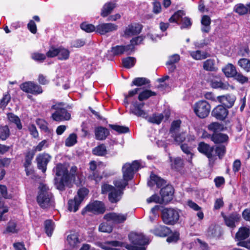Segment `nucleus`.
<instances>
[{
    "label": "nucleus",
    "instance_id": "nucleus-21",
    "mask_svg": "<svg viewBox=\"0 0 250 250\" xmlns=\"http://www.w3.org/2000/svg\"><path fill=\"white\" fill-rule=\"evenodd\" d=\"M197 149L199 152L205 155L208 159H210L212 158L214 147L210 146L208 144L204 142H202L199 143Z\"/></svg>",
    "mask_w": 250,
    "mask_h": 250
},
{
    "label": "nucleus",
    "instance_id": "nucleus-52",
    "mask_svg": "<svg viewBox=\"0 0 250 250\" xmlns=\"http://www.w3.org/2000/svg\"><path fill=\"white\" fill-rule=\"evenodd\" d=\"M77 137L76 134H71L65 140V146L68 147L74 146L77 143Z\"/></svg>",
    "mask_w": 250,
    "mask_h": 250
},
{
    "label": "nucleus",
    "instance_id": "nucleus-44",
    "mask_svg": "<svg viewBox=\"0 0 250 250\" xmlns=\"http://www.w3.org/2000/svg\"><path fill=\"white\" fill-rule=\"evenodd\" d=\"M238 65L245 71L250 72V60L246 58L240 59L238 61Z\"/></svg>",
    "mask_w": 250,
    "mask_h": 250
},
{
    "label": "nucleus",
    "instance_id": "nucleus-46",
    "mask_svg": "<svg viewBox=\"0 0 250 250\" xmlns=\"http://www.w3.org/2000/svg\"><path fill=\"white\" fill-rule=\"evenodd\" d=\"M123 65L126 68H130L133 67L136 63V59L132 57H127L122 60Z\"/></svg>",
    "mask_w": 250,
    "mask_h": 250
},
{
    "label": "nucleus",
    "instance_id": "nucleus-20",
    "mask_svg": "<svg viewBox=\"0 0 250 250\" xmlns=\"http://www.w3.org/2000/svg\"><path fill=\"white\" fill-rule=\"evenodd\" d=\"M229 113L228 109L223 105H218L211 112V115L216 119L220 121L224 120Z\"/></svg>",
    "mask_w": 250,
    "mask_h": 250
},
{
    "label": "nucleus",
    "instance_id": "nucleus-39",
    "mask_svg": "<svg viewBox=\"0 0 250 250\" xmlns=\"http://www.w3.org/2000/svg\"><path fill=\"white\" fill-rule=\"evenodd\" d=\"M7 118L10 122L14 123L16 125L17 127L19 130L22 129V125H21V120L18 116L12 113H9L7 114Z\"/></svg>",
    "mask_w": 250,
    "mask_h": 250
},
{
    "label": "nucleus",
    "instance_id": "nucleus-17",
    "mask_svg": "<svg viewBox=\"0 0 250 250\" xmlns=\"http://www.w3.org/2000/svg\"><path fill=\"white\" fill-rule=\"evenodd\" d=\"M118 28V25L113 23H103L96 26V32L100 35H105L116 31Z\"/></svg>",
    "mask_w": 250,
    "mask_h": 250
},
{
    "label": "nucleus",
    "instance_id": "nucleus-49",
    "mask_svg": "<svg viewBox=\"0 0 250 250\" xmlns=\"http://www.w3.org/2000/svg\"><path fill=\"white\" fill-rule=\"evenodd\" d=\"M36 123L40 128L46 133H49L50 130L48 127V123L43 119H37Z\"/></svg>",
    "mask_w": 250,
    "mask_h": 250
},
{
    "label": "nucleus",
    "instance_id": "nucleus-57",
    "mask_svg": "<svg viewBox=\"0 0 250 250\" xmlns=\"http://www.w3.org/2000/svg\"><path fill=\"white\" fill-rule=\"evenodd\" d=\"M81 28L87 33H90L95 31L96 32V27L92 24L83 22L80 25Z\"/></svg>",
    "mask_w": 250,
    "mask_h": 250
},
{
    "label": "nucleus",
    "instance_id": "nucleus-47",
    "mask_svg": "<svg viewBox=\"0 0 250 250\" xmlns=\"http://www.w3.org/2000/svg\"><path fill=\"white\" fill-rule=\"evenodd\" d=\"M44 225L46 234L50 237L54 229V223L51 220H47L44 222Z\"/></svg>",
    "mask_w": 250,
    "mask_h": 250
},
{
    "label": "nucleus",
    "instance_id": "nucleus-42",
    "mask_svg": "<svg viewBox=\"0 0 250 250\" xmlns=\"http://www.w3.org/2000/svg\"><path fill=\"white\" fill-rule=\"evenodd\" d=\"M115 7V4L113 3L110 2L106 3L103 7L101 16L103 17H107L111 13Z\"/></svg>",
    "mask_w": 250,
    "mask_h": 250
},
{
    "label": "nucleus",
    "instance_id": "nucleus-3",
    "mask_svg": "<svg viewBox=\"0 0 250 250\" xmlns=\"http://www.w3.org/2000/svg\"><path fill=\"white\" fill-rule=\"evenodd\" d=\"M63 105L62 103H58L51 106V110H55L51 116L53 121L61 122L70 120L71 114L62 107Z\"/></svg>",
    "mask_w": 250,
    "mask_h": 250
},
{
    "label": "nucleus",
    "instance_id": "nucleus-26",
    "mask_svg": "<svg viewBox=\"0 0 250 250\" xmlns=\"http://www.w3.org/2000/svg\"><path fill=\"white\" fill-rule=\"evenodd\" d=\"M109 132L105 127L99 126L95 128V138L98 140H104L109 135Z\"/></svg>",
    "mask_w": 250,
    "mask_h": 250
},
{
    "label": "nucleus",
    "instance_id": "nucleus-12",
    "mask_svg": "<svg viewBox=\"0 0 250 250\" xmlns=\"http://www.w3.org/2000/svg\"><path fill=\"white\" fill-rule=\"evenodd\" d=\"M105 210L104 207L102 202L95 201L87 205L82 210V214L84 215L87 212L94 213H103Z\"/></svg>",
    "mask_w": 250,
    "mask_h": 250
},
{
    "label": "nucleus",
    "instance_id": "nucleus-13",
    "mask_svg": "<svg viewBox=\"0 0 250 250\" xmlns=\"http://www.w3.org/2000/svg\"><path fill=\"white\" fill-rule=\"evenodd\" d=\"M185 15V13L182 10H179L175 12L169 19V21L170 23H177L181 20L184 27H188L191 25V22L189 18L185 17L182 19V17Z\"/></svg>",
    "mask_w": 250,
    "mask_h": 250
},
{
    "label": "nucleus",
    "instance_id": "nucleus-16",
    "mask_svg": "<svg viewBox=\"0 0 250 250\" xmlns=\"http://www.w3.org/2000/svg\"><path fill=\"white\" fill-rule=\"evenodd\" d=\"M127 214L110 212L104 215V219L107 221H112L116 224L124 223L127 219Z\"/></svg>",
    "mask_w": 250,
    "mask_h": 250
},
{
    "label": "nucleus",
    "instance_id": "nucleus-4",
    "mask_svg": "<svg viewBox=\"0 0 250 250\" xmlns=\"http://www.w3.org/2000/svg\"><path fill=\"white\" fill-rule=\"evenodd\" d=\"M128 238L134 245H127L126 248L128 250H146L144 246L147 244L148 241L142 234L131 232L128 235Z\"/></svg>",
    "mask_w": 250,
    "mask_h": 250
},
{
    "label": "nucleus",
    "instance_id": "nucleus-27",
    "mask_svg": "<svg viewBox=\"0 0 250 250\" xmlns=\"http://www.w3.org/2000/svg\"><path fill=\"white\" fill-rule=\"evenodd\" d=\"M250 235V229L245 227L239 228L235 235L237 241H243L248 238Z\"/></svg>",
    "mask_w": 250,
    "mask_h": 250
},
{
    "label": "nucleus",
    "instance_id": "nucleus-53",
    "mask_svg": "<svg viewBox=\"0 0 250 250\" xmlns=\"http://www.w3.org/2000/svg\"><path fill=\"white\" fill-rule=\"evenodd\" d=\"M10 135V130L7 125L0 127V139L5 140Z\"/></svg>",
    "mask_w": 250,
    "mask_h": 250
},
{
    "label": "nucleus",
    "instance_id": "nucleus-18",
    "mask_svg": "<svg viewBox=\"0 0 250 250\" xmlns=\"http://www.w3.org/2000/svg\"><path fill=\"white\" fill-rule=\"evenodd\" d=\"M174 191V188L170 185H167L162 188L160 193L163 202L167 204L173 198Z\"/></svg>",
    "mask_w": 250,
    "mask_h": 250
},
{
    "label": "nucleus",
    "instance_id": "nucleus-50",
    "mask_svg": "<svg viewBox=\"0 0 250 250\" xmlns=\"http://www.w3.org/2000/svg\"><path fill=\"white\" fill-rule=\"evenodd\" d=\"M66 242L71 247H74L79 242L78 235L76 234H71L67 236Z\"/></svg>",
    "mask_w": 250,
    "mask_h": 250
},
{
    "label": "nucleus",
    "instance_id": "nucleus-2",
    "mask_svg": "<svg viewBox=\"0 0 250 250\" xmlns=\"http://www.w3.org/2000/svg\"><path fill=\"white\" fill-rule=\"evenodd\" d=\"M39 192L37 197V201L42 208H47L54 206L53 196L49 190L48 188L43 184L39 187Z\"/></svg>",
    "mask_w": 250,
    "mask_h": 250
},
{
    "label": "nucleus",
    "instance_id": "nucleus-55",
    "mask_svg": "<svg viewBox=\"0 0 250 250\" xmlns=\"http://www.w3.org/2000/svg\"><path fill=\"white\" fill-rule=\"evenodd\" d=\"M234 11L241 15H245L249 12L247 6H245L241 3L235 5Z\"/></svg>",
    "mask_w": 250,
    "mask_h": 250
},
{
    "label": "nucleus",
    "instance_id": "nucleus-1",
    "mask_svg": "<svg viewBox=\"0 0 250 250\" xmlns=\"http://www.w3.org/2000/svg\"><path fill=\"white\" fill-rule=\"evenodd\" d=\"M58 177L54 178L55 185L57 189L62 191L68 184V169L65 165L59 163L53 169Z\"/></svg>",
    "mask_w": 250,
    "mask_h": 250
},
{
    "label": "nucleus",
    "instance_id": "nucleus-25",
    "mask_svg": "<svg viewBox=\"0 0 250 250\" xmlns=\"http://www.w3.org/2000/svg\"><path fill=\"white\" fill-rule=\"evenodd\" d=\"M150 180L148 181L147 185L149 187H152L155 184L158 188H160L166 184V181L154 174H151L150 176Z\"/></svg>",
    "mask_w": 250,
    "mask_h": 250
},
{
    "label": "nucleus",
    "instance_id": "nucleus-32",
    "mask_svg": "<svg viewBox=\"0 0 250 250\" xmlns=\"http://www.w3.org/2000/svg\"><path fill=\"white\" fill-rule=\"evenodd\" d=\"M222 71L227 77H233L236 74V67L231 63H228L222 68Z\"/></svg>",
    "mask_w": 250,
    "mask_h": 250
},
{
    "label": "nucleus",
    "instance_id": "nucleus-37",
    "mask_svg": "<svg viewBox=\"0 0 250 250\" xmlns=\"http://www.w3.org/2000/svg\"><path fill=\"white\" fill-rule=\"evenodd\" d=\"M191 56L196 60H200L205 59L206 58L210 57V54L208 53L201 50H196L192 51L190 53Z\"/></svg>",
    "mask_w": 250,
    "mask_h": 250
},
{
    "label": "nucleus",
    "instance_id": "nucleus-8",
    "mask_svg": "<svg viewBox=\"0 0 250 250\" xmlns=\"http://www.w3.org/2000/svg\"><path fill=\"white\" fill-rule=\"evenodd\" d=\"M140 168V163L138 160L133 161L131 164H125L122 167L123 178L126 181L131 180L133 179L135 172Z\"/></svg>",
    "mask_w": 250,
    "mask_h": 250
},
{
    "label": "nucleus",
    "instance_id": "nucleus-61",
    "mask_svg": "<svg viewBox=\"0 0 250 250\" xmlns=\"http://www.w3.org/2000/svg\"><path fill=\"white\" fill-rule=\"evenodd\" d=\"M6 231L9 233H17L18 229H17V224L14 221H10L6 227Z\"/></svg>",
    "mask_w": 250,
    "mask_h": 250
},
{
    "label": "nucleus",
    "instance_id": "nucleus-11",
    "mask_svg": "<svg viewBox=\"0 0 250 250\" xmlns=\"http://www.w3.org/2000/svg\"><path fill=\"white\" fill-rule=\"evenodd\" d=\"M143 28L142 24L138 23H131L125 26L123 32V36L125 38L139 34Z\"/></svg>",
    "mask_w": 250,
    "mask_h": 250
},
{
    "label": "nucleus",
    "instance_id": "nucleus-29",
    "mask_svg": "<svg viewBox=\"0 0 250 250\" xmlns=\"http://www.w3.org/2000/svg\"><path fill=\"white\" fill-rule=\"evenodd\" d=\"M131 47V45H116L111 48V51L114 56H118L129 51Z\"/></svg>",
    "mask_w": 250,
    "mask_h": 250
},
{
    "label": "nucleus",
    "instance_id": "nucleus-23",
    "mask_svg": "<svg viewBox=\"0 0 250 250\" xmlns=\"http://www.w3.org/2000/svg\"><path fill=\"white\" fill-rule=\"evenodd\" d=\"M236 99L235 96L232 94H228L226 96H219L217 97L218 101L222 103L229 108L233 106Z\"/></svg>",
    "mask_w": 250,
    "mask_h": 250
},
{
    "label": "nucleus",
    "instance_id": "nucleus-43",
    "mask_svg": "<svg viewBox=\"0 0 250 250\" xmlns=\"http://www.w3.org/2000/svg\"><path fill=\"white\" fill-rule=\"evenodd\" d=\"M150 83V81L146 78L138 77L135 78L132 81L131 85L141 86Z\"/></svg>",
    "mask_w": 250,
    "mask_h": 250
},
{
    "label": "nucleus",
    "instance_id": "nucleus-31",
    "mask_svg": "<svg viewBox=\"0 0 250 250\" xmlns=\"http://www.w3.org/2000/svg\"><path fill=\"white\" fill-rule=\"evenodd\" d=\"M210 85L213 88H220L223 90L228 89L229 84L228 83H223L219 79H212L210 81Z\"/></svg>",
    "mask_w": 250,
    "mask_h": 250
},
{
    "label": "nucleus",
    "instance_id": "nucleus-24",
    "mask_svg": "<svg viewBox=\"0 0 250 250\" xmlns=\"http://www.w3.org/2000/svg\"><path fill=\"white\" fill-rule=\"evenodd\" d=\"M123 246L124 243L122 242L117 240L106 241L104 243H101L99 244V246L104 250H121L119 249L111 248L110 246L117 247Z\"/></svg>",
    "mask_w": 250,
    "mask_h": 250
},
{
    "label": "nucleus",
    "instance_id": "nucleus-15",
    "mask_svg": "<svg viewBox=\"0 0 250 250\" xmlns=\"http://www.w3.org/2000/svg\"><path fill=\"white\" fill-rule=\"evenodd\" d=\"M144 105V103L134 102L132 104V106L130 107V112L138 117H142L146 119L148 114L143 109Z\"/></svg>",
    "mask_w": 250,
    "mask_h": 250
},
{
    "label": "nucleus",
    "instance_id": "nucleus-62",
    "mask_svg": "<svg viewBox=\"0 0 250 250\" xmlns=\"http://www.w3.org/2000/svg\"><path fill=\"white\" fill-rule=\"evenodd\" d=\"M48 146V142L46 140H43L41 141L37 146L33 147V150L35 152L41 151L43 149L46 148Z\"/></svg>",
    "mask_w": 250,
    "mask_h": 250
},
{
    "label": "nucleus",
    "instance_id": "nucleus-60",
    "mask_svg": "<svg viewBox=\"0 0 250 250\" xmlns=\"http://www.w3.org/2000/svg\"><path fill=\"white\" fill-rule=\"evenodd\" d=\"M171 136L173 138L174 141L178 144L182 143L186 139V135L184 132L175 133L171 134Z\"/></svg>",
    "mask_w": 250,
    "mask_h": 250
},
{
    "label": "nucleus",
    "instance_id": "nucleus-56",
    "mask_svg": "<svg viewBox=\"0 0 250 250\" xmlns=\"http://www.w3.org/2000/svg\"><path fill=\"white\" fill-rule=\"evenodd\" d=\"M214 149L215 150L216 155L218 156L220 159H221L224 156L226 151V146L223 145L216 146L214 148Z\"/></svg>",
    "mask_w": 250,
    "mask_h": 250
},
{
    "label": "nucleus",
    "instance_id": "nucleus-30",
    "mask_svg": "<svg viewBox=\"0 0 250 250\" xmlns=\"http://www.w3.org/2000/svg\"><path fill=\"white\" fill-rule=\"evenodd\" d=\"M78 168L76 166H73L71 167L70 172L68 171V184L73 181L75 184L80 183L79 176L78 174Z\"/></svg>",
    "mask_w": 250,
    "mask_h": 250
},
{
    "label": "nucleus",
    "instance_id": "nucleus-35",
    "mask_svg": "<svg viewBox=\"0 0 250 250\" xmlns=\"http://www.w3.org/2000/svg\"><path fill=\"white\" fill-rule=\"evenodd\" d=\"M211 20L207 15H204L201 19V24L203 25L201 30L203 32L208 33L210 30Z\"/></svg>",
    "mask_w": 250,
    "mask_h": 250
},
{
    "label": "nucleus",
    "instance_id": "nucleus-34",
    "mask_svg": "<svg viewBox=\"0 0 250 250\" xmlns=\"http://www.w3.org/2000/svg\"><path fill=\"white\" fill-rule=\"evenodd\" d=\"M203 69L208 71H216L217 67L215 66L214 59H209L205 61L203 65Z\"/></svg>",
    "mask_w": 250,
    "mask_h": 250
},
{
    "label": "nucleus",
    "instance_id": "nucleus-36",
    "mask_svg": "<svg viewBox=\"0 0 250 250\" xmlns=\"http://www.w3.org/2000/svg\"><path fill=\"white\" fill-rule=\"evenodd\" d=\"M36 152L33 150H28L25 153L24 162L23 167H30L32 165V162L35 156Z\"/></svg>",
    "mask_w": 250,
    "mask_h": 250
},
{
    "label": "nucleus",
    "instance_id": "nucleus-5",
    "mask_svg": "<svg viewBox=\"0 0 250 250\" xmlns=\"http://www.w3.org/2000/svg\"><path fill=\"white\" fill-rule=\"evenodd\" d=\"M107 192L109 193L108 200L112 204L118 202L124 193L122 190L117 189L114 186L105 184L102 186V193L105 194Z\"/></svg>",
    "mask_w": 250,
    "mask_h": 250
},
{
    "label": "nucleus",
    "instance_id": "nucleus-6",
    "mask_svg": "<svg viewBox=\"0 0 250 250\" xmlns=\"http://www.w3.org/2000/svg\"><path fill=\"white\" fill-rule=\"evenodd\" d=\"M89 190L85 188H81L77 192V195L73 199L68 201V208L70 211L76 212L84 198L88 195Z\"/></svg>",
    "mask_w": 250,
    "mask_h": 250
},
{
    "label": "nucleus",
    "instance_id": "nucleus-40",
    "mask_svg": "<svg viewBox=\"0 0 250 250\" xmlns=\"http://www.w3.org/2000/svg\"><path fill=\"white\" fill-rule=\"evenodd\" d=\"M156 93L150 90L146 89L141 92L138 96V100L140 101L147 100L149 97L156 96Z\"/></svg>",
    "mask_w": 250,
    "mask_h": 250
},
{
    "label": "nucleus",
    "instance_id": "nucleus-58",
    "mask_svg": "<svg viewBox=\"0 0 250 250\" xmlns=\"http://www.w3.org/2000/svg\"><path fill=\"white\" fill-rule=\"evenodd\" d=\"M181 124V121L180 120L174 121L172 122L170 128L171 134L178 132Z\"/></svg>",
    "mask_w": 250,
    "mask_h": 250
},
{
    "label": "nucleus",
    "instance_id": "nucleus-28",
    "mask_svg": "<svg viewBox=\"0 0 250 250\" xmlns=\"http://www.w3.org/2000/svg\"><path fill=\"white\" fill-rule=\"evenodd\" d=\"M211 140L215 144L225 143L228 141L229 136L222 133H213L210 137Z\"/></svg>",
    "mask_w": 250,
    "mask_h": 250
},
{
    "label": "nucleus",
    "instance_id": "nucleus-41",
    "mask_svg": "<svg viewBox=\"0 0 250 250\" xmlns=\"http://www.w3.org/2000/svg\"><path fill=\"white\" fill-rule=\"evenodd\" d=\"M92 153L97 156H104L107 154L106 147L104 144H101L93 149Z\"/></svg>",
    "mask_w": 250,
    "mask_h": 250
},
{
    "label": "nucleus",
    "instance_id": "nucleus-38",
    "mask_svg": "<svg viewBox=\"0 0 250 250\" xmlns=\"http://www.w3.org/2000/svg\"><path fill=\"white\" fill-rule=\"evenodd\" d=\"M164 115L162 113H154L149 117H147V121L152 124L159 125L164 119Z\"/></svg>",
    "mask_w": 250,
    "mask_h": 250
},
{
    "label": "nucleus",
    "instance_id": "nucleus-45",
    "mask_svg": "<svg viewBox=\"0 0 250 250\" xmlns=\"http://www.w3.org/2000/svg\"><path fill=\"white\" fill-rule=\"evenodd\" d=\"M181 149L183 152L187 155V160L189 163H191L193 153L191 152V149L186 144H181L180 146Z\"/></svg>",
    "mask_w": 250,
    "mask_h": 250
},
{
    "label": "nucleus",
    "instance_id": "nucleus-59",
    "mask_svg": "<svg viewBox=\"0 0 250 250\" xmlns=\"http://www.w3.org/2000/svg\"><path fill=\"white\" fill-rule=\"evenodd\" d=\"M208 128L209 130L213 132V133H216L215 132L218 131L222 130L223 126L219 123L213 122L208 125Z\"/></svg>",
    "mask_w": 250,
    "mask_h": 250
},
{
    "label": "nucleus",
    "instance_id": "nucleus-54",
    "mask_svg": "<svg viewBox=\"0 0 250 250\" xmlns=\"http://www.w3.org/2000/svg\"><path fill=\"white\" fill-rule=\"evenodd\" d=\"M128 181H129L125 180L123 178V179H119L114 181L113 183L115 187L118 188V189H121L123 191V190L128 185Z\"/></svg>",
    "mask_w": 250,
    "mask_h": 250
},
{
    "label": "nucleus",
    "instance_id": "nucleus-51",
    "mask_svg": "<svg viewBox=\"0 0 250 250\" xmlns=\"http://www.w3.org/2000/svg\"><path fill=\"white\" fill-rule=\"evenodd\" d=\"M112 229V226L107 222L101 223L99 227V230L103 232L110 233Z\"/></svg>",
    "mask_w": 250,
    "mask_h": 250
},
{
    "label": "nucleus",
    "instance_id": "nucleus-33",
    "mask_svg": "<svg viewBox=\"0 0 250 250\" xmlns=\"http://www.w3.org/2000/svg\"><path fill=\"white\" fill-rule=\"evenodd\" d=\"M70 51L62 46L58 47V59L61 61H65L69 59Z\"/></svg>",
    "mask_w": 250,
    "mask_h": 250
},
{
    "label": "nucleus",
    "instance_id": "nucleus-48",
    "mask_svg": "<svg viewBox=\"0 0 250 250\" xmlns=\"http://www.w3.org/2000/svg\"><path fill=\"white\" fill-rule=\"evenodd\" d=\"M109 126L119 134L126 133L129 131V128L125 126L110 124Z\"/></svg>",
    "mask_w": 250,
    "mask_h": 250
},
{
    "label": "nucleus",
    "instance_id": "nucleus-19",
    "mask_svg": "<svg viewBox=\"0 0 250 250\" xmlns=\"http://www.w3.org/2000/svg\"><path fill=\"white\" fill-rule=\"evenodd\" d=\"M226 225L232 229L236 227V224L239 222L241 216L236 212H232L228 215L223 216Z\"/></svg>",
    "mask_w": 250,
    "mask_h": 250
},
{
    "label": "nucleus",
    "instance_id": "nucleus-64",
    "mask_svg": "<svg viewBox=\"0 0 250 250\" xmlns=\"http://www.w3.org/2000/svg\"><path fill=\"white\" fill-rule=\"evenodd\" d=\"M58 47L56 48L54 46H52L46 52V56L48 58H54L56 56L58 57Z\"/></svg>",
    "mask_w": 250,
    "mask_h": 250
},
{
    "label": "nucleus",
    "instance_id": "nucleus-22",
    "mask_svg": "<svg viewBox=\"0 0 250 250\" xmlns=\"http://www.w3.org/2000/svg\"><path fill=\"white\" fill-rule=\"evenodd\" d=\"M150 231L156 236L163 237L168 236L171 232L168 227L163 225H157Z\"/></svg>",
    "mask_w": 250,
    "mask_h": 250
},
{
    "label": "nucleus",
    "instance_id": "nucleus-7",
    "mask_svg": "<svg viewBox=\"0 0 250 250\" xmlns=\"http://www.w3.org/2000/svg\"><path fill=\"white\" fill-rule=\"evenodd\" d=\"M161 216L165 224L174 225L178 222L180 215L178 210L175 209L165 208L162 211Z\"/></svg>",
    "mask_w": 250,
    "mask_h": 250
},
{
    "label": "nucleus",
    "instance_id": "nucleus-9",
    "mask_svg": "<svg viewBox=\"0 0 250 250\" xmlns=\"http://www.w3.org/2000/svg\"><path fill=\"white\" fill-rule=\"evenodd\" d=\"M210 105L206 101H200L197 102L194 106V111L200 118H205L209 114Z\"/></svg>",
    "mask_w": 250,
    "mask_h": 250
},
{
    "label": "nucleus",
    "instance_id": "nucleus-14",
    "mask_svg": "<svg viewBox=\"0 0 250 250\" xmlns=\"http://www.w3.org/2000/svg\"><path fill=\"white\" fill-rule=\"evenodd\" d=\"M51 158V157L47 153H43L38 154L36 158L38 169H41L43 173H45Z\"/></svg>",
    "mask_w": 250,
    "mask_h": 250
},
{
    "label": "nucleus",
    "instance_id": "nucleus-63",
    "mask_svg": "<svg viewBox=\"0 0 250 250\" xmlns=\"http://www.w3.org/2000/svg\"><path fill=\"white\" fill-rule=\"evenodd\" d=\"M180 59L179 55L175 54L170 56L168 57V60L166 62V65L174 64L175 63L178 62Z\"/></svg>",
    "mask_w": 250,
    "mask_h": 250
},
{
    "label": "nucleus",
    "instance_id": "nucleus-10",
    "mask_svg": "<svg viewBox=\"0 0 250 250\" xmlns=\"http://www.w3.org/2000/svg\"><path fill=\"white\" fill-rule=\"evenodd\" d=\"M20 88L24 92L33 95L40 94L43 91L41 86L31 81L21 83L20 85Z\"/></svg>",
    "mask_w": 250,
    "mask_h": 250
}]
</instances>
